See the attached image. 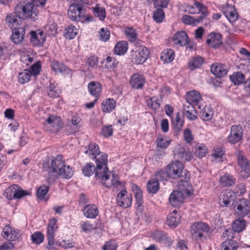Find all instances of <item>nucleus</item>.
Returning a JSON list of instances; mask_svg holds the SVG:
<instances>
[{
	"instance_id": "f257e3e1",
	"label": "nucleus",
	"mask_w": 250,
	"mask_h": 250,
	"mask_svg": "<svg viewBox=\"0 0 250 250\" xmlns=\"http://www.w3.org/2000/svg\"><path fill=\"white\" fill-rule=\"evenodd\" d=\"M107 163V155L106 154H102L96 158V167L95 169V178L106 188L118 187L120 185L119 177L117 174L109 170Z\"/></svg>"
},
{
	"instance_id": "f03ea898",
	"label": "nucleus",
	"mask_w": 250,
	"mask_h": 250,
	"mask_svg": "<svg viewBox=\"0 0 250 250\" xmlns=\"http://www.w3.org/2000/svg\"><path fill=\"white\" fill-rule=\"evenodd\" d=\"M64 161L61 155L52 158L42 164V169L46 174V181L49 185L53 184L58 177V173L63 167Z\"/></svg>"
},
{
	"instance_id": "7ed1b4c3",
	"label": "nucleus",
	"mask_w": 250,
	"mask_h": 250,
	"mask_svg": "<svg viewBox=\"0 0 250 250\" xmlns=\"http://www.w3.org/2000/svg\"><path fill=\"white\" fill-rule=\"evenodd\" d=\"M15 13L20 18L35 21L37 17V9L33 3L21 2L15 7Z\"/></svg>"
},
{
	"instance_id": "20e7f679",
	"label": "nucleus",
	"mask_w": 250,
	"mask_h": 250,
	"mask_svg": "<svg viewBox=\"0 0 250 250\" xmlns=\"http://www.w3.org/2000/svg\"><path fill=\"white\" fill-rule=\"evenodd\" d=\"M167 167L170 178L179 179L181 182H186L189 179V173L183 170V165L178 161L172 162Z\"/></svg>"
},
{
	"instance_id": "39448f33",
	"label": "nucleus",
	"mask_w": 250,
	"mask_h": 250,
	"mask_svg": "<svg viewBox=\"0 0 250 250\" xmlns=\"http://www.w3.org/2000/svg\"><path fill=\"white\" fill-rule=\"evenodd\" d=\"M85 15V10H83L82 5L80 4H71L68 10V16L72 21H82L84 20Z\"/></svg>"
},
{
	"instance_id": "423d86ee",
	"label": "nucleus",
	"mask_w": 250,
	"mask_h": 250,
	"mask_svg": "<svg viewBox=\"0 0 250 250\" xmlns=\"http://www.w3.org/2000/svg\"><path fill=\"white\" fill-rule=\"evenodd\" d=\"M30 194V192L23 190L16 185H14L6 188L4 195L8 199H20Z\"/></svg>"
},
{
	"instance_id": "0eeeda50",
	"label": "nucleus",
	"mask_w": 250,
	"mask_h": 250,
	"mask_svg": "<svg viewBox=\"0 0 250 250\" xmlns=\"http://www.w3.org/2000/svg\"><path fill=\"white\" fill-rule=\"evenodd\" d=\"M149 52L146 47L141 46L131 55L132 62L135 64H142L147 60Z\"/></svg>"
},
{
	"instance_id": "6e6552de",
	"label": "nucleus",
	"mask_w": 250,
	"mask_h": 250,
	"mask_svg": "<svg viewBox=\"0 0 250 250\" xmlns=\"http://www.w3.org/2000/svg\"><path fill=\"white\" fill-rule=\"evenodd\" d=\"M208 227L206 224L202 222L195 223L191 227V234L195 240L201 239L203 236V233L208 230Z\"/></svg>"
},
{
	"instance_id": "1a4fd4ad",
	"label": "nucleus",
	"mask_w": 250,
	"mask_h": 250,
	"mask_svg": "<svg viewBox=\"0 0 250 250\" xmlns=\"http://www.w3.org/2000/svg\"><path fill=\"white\" fill-rule=\"evenodd\" d=\"M236 154L238 163L242 168L241 175L244 178L248 177L250 175V165L249 161L243 152L239 151L237 152Z\"/></svg>"
},
{
	"instance_id": "9d476101",
	"label": "nucleus",
	"mask_w": 250,
	"mask_h": 250,
	"mask_svg": "<svg viewBox=\"0 0 250 250\" xmlns=\"http://www.w3.org/2000/svg\"><path fill=\"white\" fill-rule=\"evenodd\" d=\"M185 11L191 14L201 13V16L204 17V18L208 15L207 7L202 3L198 1H195L192 5H187L186 7Z\"/></svg>"
},
{
	"instance_id": "9b49d317",
	"label": "nucleus",
	"mask_w": 250,
	"mask_h": 250,
	"mask_svg": "<svg viewBox=\"0 0 250 250\" xmlns=\"http://www.w3.org/2000/svg\"><path fill=\"white\" fill-rule=\"evenodd\" d=\"M235 212L238 216L244 217L250 212V201L242 198L235 205Z\"/></svg>"
},
{
	"instance_id": "f8f14e48",
	"label": "nucleus",
	"mask_w": 250,
	"mask_h": 250,
	"mask_svg": "<svg viewBox=\"0 0 250 250\" xmlns=\"http://www.w3.org/2000/svg\"><path fill=\"white\" fill-rule=\"evenodd\" d=\"M132 197L130 193L126 190H122L117 196V201L119 206L127 208L132 204Z\"/></svg>"
},
{
	"instance_id": "ddd939ff",
	"label": "nucleus",
	"mask_w": 250,
	"mask_h": 250,
	"mask_svg": "<svg viewBox=\"0 0 250 250\" xmlns=\"http://www.w3.org/2000/svg\"><path fill=\"white\" fill-rule=\"evenodd\" d=\"M175 158L182 161H188L191 158V154L188 147L178 146L173 151Z\"/></svg>"
},
{
	"instance_id": "4468645a",
	"label": "nucleus",
	"mask_w": 250,
	"mask_h": 250,
	"mask_svg": "<svg viewBox=\"0 0 250 250\" xmlns=\"http://www.w3.org/2000/svg\"><path fill=\"white\" fill-rule=\"evenodd\" d=\"M243 129L240 125H234L231 127L228 141L231 144H235L242 139Z\"/></svg>"
},
{
	"instance_id": "2eb2a0df",
	"label": "nucleus",
	"mask_w": 250,
	"mask_h": 250,
	"mask_svg": "<svg viewBox=\"0 0 250 250\" xmlns=\"http://www.w3.org/2000/svg\"><path fill=\"white\" fill-rule=\"evenodd\" d=\"M234 193L230 190L222 191L219 196V203L222 207H227L234 200Z\"/></svg>"
},
{
	"instance_id": "dca6fc26",
	"label": "nucleus",
	"mask_w": 250,
	"mask_h": 250,
	"mask_svg": "<svg viewBox=\"0 0 250 250\" xmlns=\"http://www.w3.org/2000/svg\"><path fill=\"white\" fill-rule=\"evenodd\" d=\"M222 38L220 33H211L208 35L206 42L208 46L216 48L222 44Z\"/></svg>"
},
{
	"instance_id": "f3484780",
	"label": "nucleus",
	"mask_w": 250,
	"mask_h": 250,
	"mask_svg": "<svg viewBox=\"0 0 250 250\" xmlns=\"http://www.w3.org/2000/svg\"><path fill=\"white\" fill-rule=\"evenodd\" d=\"M1 235L8 241H15L18 239L20 236L19 231L9 225L3 228Z\"/></svg>"
},
{
	"instance_id": "a211bd4d",
	"label": "nucleus",
	"mask_w": 250,
	"mask_h": 250,
	"mask_svg": "<svg viewBox=\"0 0 250 250\" xmlns=\"http://www.w3.org/2000/svg\"><path fill=\"white\" fill-rule=\"evenodd\" d=\"M183 114L190 121H193L197 118L194 105L189 103H186L183 105Z\"/></svg>"
},
{
	"instance_id": "6ab92c4d",
	"label": "nucleus",
	"mask_w": 250,
	"mask_h": 250,
	"mask_svg": "<svg viewBox=\"0 0 250 250\" xmlns=\"http://www.w3.org/2000/svg\"><path fill=\"white\" fill-rule=\"evenodd\" d=\"M174 44L181 46H185L189 43L187 33L185 31H180L176 33L172 38Z\"/></svg>"
},
{
	"instance_id": "aec40b11",
	"label": "nucleus",
	"mask_w": 250,
	"mask_h": 250,
	"mask_svg": "<svg viewBox=\"0 0 250 250\" xmlns=\"http://www.w3.org/2000/svg\"><path fill=\"white\" fill-rule=\"evenodd\" d=\"M152 236L154 239L161 243L170 245L172 243L171 239L164 231L156 230L152 233Z\"/></svg>"
},
{
	"instance_id": "412c9836",
	"label": "nucleus",
	"mask_w": 250,
	"mask_h": 250,
	"mask_svg": "<svg viewBox=\"0 0 250 250\" xmlns=\"http://www.w3.org/2000/svg\"><path fill=\"white\" fill-rule=\"evenodd\" d=\"M210 70L215 76L219 78L225 76L228 73L226 66L220 63L212 64Z\"/></svg>"
},
{
	"instance_id": "4be33fe9",
	"label": "nucleus",
	"mask_w": 250,
	"mask_h": 250,
	"mask_svg": "<svg viewBox=\"0 0 250 250\" xmlns=\"http://www.w3.org/2000/svg\"><path fill=\"white\" fill-rule=\"evenodd\" d=\"M130 83L132 87L136 89L142 88L145 83V78L144 76L136 73L132 76Z\"/></svg>"
},
{
	"instance_id": "5701e85b",
	"label": "nucleus",
	"mask_w": 250,
	"mask_h": 250,
	"mask_svg": "<svg viewBox=\"0 0 250 250\" xmlns=\"http://www.w3.org/2000/svg\"><path fill=\"white\" fill-rule=\"evenodd\" d=\"M24 35V28L22 27L18 28L13 30L10 38L15 43L19 44L22 42Z\"/></svg>"
},
{
	"instance_id": "b1692460",
	"label": "nucleus",
	"mask_w": 250,
	"mask_h": 250,
	"mask_svg": "<svg viewBox=\"0 0 250 250\" xmlns=\"http://www.w3.org/2000/svg\"><path fill=\"white\" fill-rule=\"evenodd\" d=\"M169 201L172 206L175 207L180 206L184 201L182 193L179 191H173L170 195Z\"/></svg>"
},
{
	"instance_id": "393cba45",
	"label": "nucleus",
	"mask_w": 250,
	"mask_h": 250,
	"mask_svg": "<svg viewBox=\"0 0 250 250\" xmlns=\"http://www.w3.org/2000/svg\"><path fill=\"white\" fill-rule=\"evenodd\" d=\"M43 32H39L38 34L34 31L30 32V42L34 46H42L45 38L43 37Z\"/></svg>"
},
{
	"instance_id": "a878e982",
	"label": "nucleus",
	"mask_w": 250,
	"mask_h": 250,
	"mask_svg": "<svg viewBox=\"0 0 250 250\" xmlns=\"http://www.w3.org/2000/svg\"><path fill=\"white\" fill-rule=\"evenodd\" d=\"M187 103L192 105H197L201 100V96L199 92L193 90L187 94Z\"/></svg>"
},
{
	"instance_id": "bb28decb",
	"label": "nucleus",
	"mask_w": 250,
	"mask_h": 250,
	"mask_svg": "<svg viewBox=\"0 0 250 250\" xmlns=\"http://www.w3.org/2000/svg\"><path fill=\"white\" fill-rule=\"evenodd\" d=\"M83 211L84 216L88 218H95L98 214V210L94 205L85 206Z\"/></svg>"
},
{
	"instance_id": "cd10ccee",
	"label": "nucleus",
	"mask_w": 250,
	"mask_h": 250,
	"mask_svg": "<svg viewBox=\"0 0 250 250\" xmlns=\"http://www.w3.org/2000/svg\"><path fill=\"white\" fill-rule=\"evenodd\" d=\"M180 217L176 209L170 213L167 217V223L171 228H176L180 222Z\"/></svg>"
},
{
	"instance_id": "c85d7f7f",
	"label": "nucleus",
	"mask_w": 250,
	"mask_h": 250,
	"mask_svg": "<svg viewBox=\"0 0 250 250\" xmlns=\"http://www.w3.org/2000/svg\"><path fill=\"white\" fill-rule=\"evenodd\" d=\"M175 57L174 51L171 49H166L163 51L161 55V60L165 63H170L173 61Z\"/></svg>"
},
{
	"instance_id": "c756f323",
	"label": "nucleus",
	"mask_w": 250,
	"mask_h": 250,
	"mask_svg": "<svg viewBox=\"0 0 250 250\" xmlns=\"http://www.w3.org/2000/svg\"><path fill=\"white\" fill-rule=\"evenodd\" d=\"M100 149L99 146L95 144H91L88 145V149L84 151V153L88 154V156H92V159L98 158L102 155H100Z\"/></svg>"
},
{
	"instance_id": "7c9ffc66",
	"label": "nucleus",
	"mask_w": 250,
	"mask_h": 250,
	"mask_svg": "<svg viewBox=\"0 0 250 250\" xmlns=\"http://www.w3.org/2000/svg\"><path fill=\"white\" fill-rule=\"evenodd\" d=\"M88 89L91 95L97 97L101 92V85L98 82H91L88 85Z\"/></svg>"
},
{
	"instance_id": "2f4dec72",
	"label": "nucleus",
	"mask_w": 250,
	"mask_h": 250,
	"mask_svg": "<svg viewBox=\"0 0 250 250\" xmlns=\"http://www.w3.org/2000/svg\"><path fill=\"white\" fill-rule=\"evenodd\" d=\"M73 175V170L72 167L68 165H64L63 163V166L62 168L61 169L60 172L58 173V176L64 179H70Z\"/></svg>"
},
{
	"instance_id": "473e14b6",
	"label": "nucleus",
	"mask_w": 250,
	"mask_h": 250,
	"mask_svg": "<svg viewBox=\"0 0 250 250\" xmlns=\"http://www.w3.org/2000/svg\"><path fill=\"white\" fill-rule=\"evenodd\" d=\"M245 226L246 221L242 218H238L233 222L231 229L232 231L239 233L244 229Z\"/></svg>"
},
{
	"instance_id": "72a5a7b5",
	"label": "nucleus",
	"mask_w": 250,
	"mask_h": 250,
	"mask_svg": "<svg viewBox=\"0 0 250 250\" xmlns=\"http://www.w3.org/2000/svg\"><path fill=\"white\" fill-rule=\"evenodd\" d=\"M116 106V101L113 99L109 98L104 101L102 104V110L105 112H110L115 108Z\"/></svg>"
},
{
	"instance_id": "f704fd0d",
	"label": "nucleus",
	"mask_w": 250,
	"mask_h": 250,
	"mask_svg": "<svg viewBox=\"0 0 250 250\" xmlns=\"http://www.w3.org/2000/svg\"><path fill=\"white\" fill-rule=\"evenodd\" d=\"M128 48V43L125 41H121L118 42L115 47L114 52L117 55H122L125 54Z\"/></svg>"
},
{
	"instance_id": "c9c22d12",
	"label": "nucleus",
	"mask_w": 250,
	"mask_h": 250,
	"mask_svg": "<svg viewBox=\"0 0 250 250\" xmlns=\"http://www.w3.org/2000/svg\"><path fill=\"white\" fill-rule=\"evenodd\" d=\"M203 19L204 17L202 16L195 19L190 16L185 15L183 16L182 21L186 24L194 25L199 23Z\"/></svg>"
},
{
	"instance_id": "e433bc0d",
	"label": "nucleus",
	"mask_w": 250,
	"mask_h": 250,
	"mask_svg": "<svg viewBox=\"0 0 250 250\" xmlns=\"http://www.w3.org/2000/svg\"><path fill=\"white\" fill-rule=\"evenodd\" d=\"M224 15L228 19L230 22H235L238 19V14L235 9L231 7L226 9L224 12Z\"/></svg>"
},
{
	"instance_id": "4c0bfd02",
	"label": "nucleus",
	"mask_w": 250,
	"mask_h": 250,
	"mask_svg": "<svg viewBox=\"0 0 250 250\" xmlns=\"http://www.w3.org/2000/svg\"><path fill=\"white\" fill-rule=\"evenodd\" d=\"M238 244L230 239H228L224 242L221 246V250H237Z\"/></svg>"
},
{
	"instance_id": "58836bf2",
	"label": "nucleus",
	"mask_w": 250,
	"mask_h": 250,
	"mask_svg": "<svg viewBox=\"0 0 250 250\" xmlns=\"http://www.w3.org/2000/svg\"><path fill=\"white\" fill-rule=\"evenodd\" d=\"M230 80L235 85H239L245 81V75L240 72H234L231 75L229 76Z\"/></svg>"
},
{
	"instance_id": "ea45409f",
	"label": "nucleus",
	"mask_w": 250,
	"mask_h": 250,
	"mask_svg": "<svg viewBox=\"0 0 250 250\" xmlns=\"http://www.w3.org/2000/svg\"><path fill=\"white\" fill-rule=\"evenodd\" d=\"M235 181V179L231 175L225 174L221 176L220 179L221 185L224 187H229L233 185Z\"/></svg>"
},
{
	"instance_id": "a19ab883",
	"label": "nucleus",
	"mask_w": 250,
	"mask_h": 250,
	"mask_svg": "<svg viewBox=\"0 0 250 250\" xmlns=\"http://www.w3.org/2000/svg\"><path fill=\"white\" fill-rule=\"evenodd\" d=\"M171 139L164 137L162 135H159L156 141V146L158 147L165 149L170 145Z\"/></svg>"
},
{
	"instance_id": "79ce46f5",
	"label": "nucleus",
	"mask_w": 250,
	"mask_h": 250,
	"mask_svg": "<svg viewBox=\"0 0 250 250\" xmlns=\"http://www.w3.org/2000/svg\"><path fill=\"white\" fill-rule=\"evenodd\" d=\"M92 9L94 15L99 18L100 20L104 21V20L106 16L104 8L100 6L99 4H97Z\"/></svg>"
},
{
	"instance_id": "37998d69",
	"label": "nucleus",
	"mask_w": 250,
	"mask_h": 250,
	"mask_svg": "<svg viewBox=\"0 0 250 250\" xmlns=\"http://www.w3.org/2000/svg\"><path fill=\"white\" fill-rule=\"evenodd\" d=\"M204 62L203 59L201 57L193 58L188 63V67L190 70L199 67Z\"/></svg>"
},
{
	"instance_id": "c03bdc74",
	"label": "nucleus",
	"mask_w": 250,
	"mask_h": 250,
	"mask_svg": "<svg viewBox=\"0 0 250 250\" xmlns=\"http://www.w3.org/2000/svg\"><path fill=\"white\" fill-rule=\"evenodd\" d=\"M78 29L75 26L68 25L65 29V37L69 39L74 38L78 34Z\"/></svg>"
},
{
	"instance_id": "a18cd8bd",
	"label": "nucleus",
	"mask_w": 250,
	"mask_h": 250,
	"mask_svg": "<svg viewBox=\"0 0 250 250\" xmlns=\"http://www.w3.org/2000/svg\"><path fill=\"white\" fill-rule=\"evenodd\" d=\"M147 188L149 193L155 194L159 189V184L157 179L150 180L147 185Z\"/></svg>"
},
{
	"instance_id": "49530a36",
	"label": "nucleus",
	"mask_w": 250,
	"mask_h": 250,
	"mask_svg": "<svg viewBox=\"0 0 250 250\" xmlns=\"http://www.w3.org/2000/svg\"><path fill=\"white\" fill-rule=\"evenodd\" d=\"M125 33L130 42H136L137 34L135 29L132 27H127L125 30Z\"/></svg>"
},
{
	"instance_id": "de8ad7c7",
	"label": "nucleus",
	"mask_w": 250,
	"mask_h": 250,
	"mask_svg": "<svg viewBox=\"0 0 250 250\" xmlns=\"http://www.w3.org/2000/svg\"><path fill=\"white\" fill-rule=\"evenodd\" d=\"M195 149V155L200 158L204 157L208 152L207 147L204 144L196 145Z\"/></svg>"
},
{
	"instance_id": "09e8293b",
	"label": "nucleus",
	"mask_w": 250,
	"mask_h": 250,
	"mask_svg": "<svg viewBox=\"0 0 250 250\" xmlns=\"http://www.w3.org/2000/svg\"><path fill=\"white\" fill-rule=\"evenodd\" d=\"M214 115L213 110L212 107L206 106L204 111L201 113L202 118L205 121L210 120Z\"/></svg>"
},
{
	"instance_id": "8fccbe9b",
	"label": "nucleus",
	"mask_w": 250,
	"mask_h": 250,
	"mask_svg": "<svg viewBox=\"0 0 250 250\" xmlns=\"http://www.w3.org/2000/svg\"><path fill=\"white\" fill-rule=\"evenodd\" d=\"M57 229V226L47 227V236L48 244L50 246L54 244V234Z\"/></svg>"
},
{
	"instance_id": "3c124183",
	"label": "nucleus",
	"mask_w": 250,
	"mask_h": 250,
	"mask_svg": "<svg viewBox=\"0 0 250 250\" xmlns=\"http://www.w3.org/2000/svg\"><path fill=\"white\" fill-rule=\"evenodd\" d=\"M52 69L56 73H62L65 71L66 67L62 63L58 61H53L51 63Z\"/></svg>"
},
{
	"instance_id": "603ef678",
	"label": "nucleus",
	"mask_w": 250,
	"mask_h": 250,
	"mask_svg": "<svg viewBox=\"0 0 250 250\" xmlns=\"http://www.w3.org/2000/svg\"><path fill=\"white\" fill-rule=\"evenodd\" d=\"M173 122L175 130L176 132H179L183 126L184 121L180 119L179 113H177L174 119L173 120Z\"/></svg>"
},
{
	"instance_id": "864d4df0",
	"label": "nucleus",
	"mask_w": 250,
	"mask_h": 250,
	"mask_svg": "<svg viewBox=\"0 0 250 250\" xmlns=\"http://www.w3.org/2000/svg\"><path fill=\"white\" fill-rule=\"evenodd\" d=\"M147 105L151 107L154 110L158 109L160 106V103L158 99L156 97H153L147 100Z\"/></svg>"
},
{
	"instance_id": "5fc2aeb1",
	"label": "nucleus",
	"mask_w": 250,
	"mask_h": 250,
	"mask_svg": "<svg viewBox=\"0 0 250 250\" xmlns=\"http://www.w3.org/2000/svg\"><path fill=\"white\" fill-rule=\"evenodd\" d=\"M30 71L28 70H25L24 72L19 73V81L21 83L28 82L30 80Z\"/></svg>"
},
{
	"instance_id": "6e6d98bb",
	"label": "nucleus",
	"mask_w": 250,
	"mask_h": 250,
	"mask_svg": "<svg viewBox=\"0 0 250 250\" xmlns=\"http://www.w3.org/2000/svg\"><path fill=\"white\" fill-rule=\"evenodd\" d=\"M45 122L52 127H57L60 125L61 119L59 117L51 115L48 118Z\"/></svg>"
},
{
	"instance_id": "4d7b16f0",
	"label": "nucleus",
	"mask_w": 250,
	"mask_h": 250,
	"mask_svg": "<svg viewBox=\"0 0 250 250\" xmlns=\"http://www.w3.org/2000/svg\"><path fill=\"white\" fill-rule=\"evenodd\" d=\"M96 167L92 163H87L82 169L83 173L85 176L89 177L95 171Z\"/></svg>"
},
{
	"instance_id": "13d9d810",
	"label": "nucleus",
	"mask_w": 250,
	"mask_h": 250,
	"mask_svg": "<svg viewBox=\"0 0 250 250\" xmlns=\"http://www.w3.org/2000/svg\"><path fill=\"white\" fill-rule=\"evenodd\" d=\"M44 29L46 33L48 35H55L57 33V25L54 22H49Z\"/></svg>"
},
{
	"instance_id": "bf43d9fd",
	"label": "nucleus",
	"mask_w": 250,
	"mask_h": 250,
	"mask_svg": "<svg viewBox=\"0 0 250 250\" xmlns=\"http://www.w3.org/2000/svg\"><path fill=\"white\" fill-rule=\"evenodd\" d=\"M16 17L17 16H16L14 14H9L7 15L5 19V21L6 24L9 27L11 28L14 27L15 26L18 24V21Z\"/></svg>"
},
{
	"instance_id": "052dcab7",
	"label": "nucleus",
	"mask_w": 250,
	"mask_h": 250,
	"mask_svg": "<svg viewBox=\"0 0 250 250\" xmlns=\"http://www.w3.org/2000/svg\"><path fill=\"white\" fill-rule=\"evenodd\" d=\"M155 177L158 181H166L168 178H169V174L168 173L167 168L166 167V169H161L157 171L155 173Z\"/></svg>"
},
{
	"instance_id": "680f3d73",
	"label": "nucleus",
	"mask_w": 250,
	"mask_h": 250,
	"mask_svg": "<svg viewBox=\"0 0 250 250\" xmlns=\"http://www.w3.org/2000/svg\"><path fill=\"white\" fill-rule=\"evenodd\" d=\"M31 239L33 243L36 244H40L43 242L44 235L39 231H36L31 235Z\"/></svg>"
},
{
	"instance_id": "e2e57ef3",
	"label": "nucleus",
	"mask_w": 250,
	"mask_h": 250,
	"mask_svg": "<svg viewBox=\"0 0 250 250\" xmlns=\"http://www.w3.org/2000/svg\"><path fill=\"white\" fill-rule=\"evenodd\" d=\"M165 14L163 10L160 8H157V9L153 12V19L157 22H161L164 18Z\"/></svg>"
},
{
	"instance_id": "0e129e2a",
	"label": "nucleus",
	"mask_w": 250,
	"mask_h": 250,
	"mask_svg": "<svg viewBox=\"0 0 250 250\" xmlns=\"http://www.w3.org/2000/svg\"><path fill=\"white\" fill-rule=\"evenodd\" d=\"M49 190V187L43 185L41 186L37 191V195L40 199H43Z\"/></svg>"
},
{
	"instance_id": "69168bd1",
	"label": "nucleus",
	"mask_w": 250,
	"mask_h": 250,
	"mask_svg": "<svg viewBox=\"0 0 250 250\" xmlns=\"http://www.w3.org/2000/svg\"><path fill=\"white\" fill-rule=\"evenodd\" d=\"M99 34L100 40L102 41L106 42L109 39L110 31L107 28H101Z\"/></svg>"
},
{
	"instance_id": "338daca9",
	"label": "nucleus",
	"mask_w": 250,
	"mask_h": 250,
	"mask_svg": "<svg viewBox=\"0 0 250 250\" xmlns=\"http://www.w3.org/2000/svg\"><path fill=\"white\" fill-rule=\"evenodd\" d=\"M113 129L111 125L104 126L101 133L104 137L111 136L113 134Z\"/></svg>"
},
{
	"instance_id": "774afa93",
	"label": "nucleus",
	"mask_w": 250,
	"mask_h": 250,
	"mask_svg": "<svg viewBox=\"0 0 250 250\" xmlns=\"http://www.w3.org/2000/svg\"><path fill=\"white\" fill-rule=\"evenodd\" d=\"M117 245L115 242L111 240L105 243L103 247V250H116Z\"/></svg>"
}]
</instances>
